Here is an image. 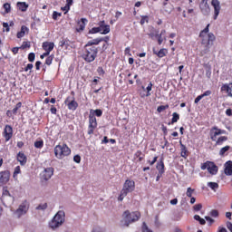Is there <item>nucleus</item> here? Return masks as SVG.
<instances>
[{"instance_id":"nucleus-45","label":"nucleus","mask_w":232,"mask_h":232,"mask_svg":"<svg viewBox=\"0 0 232 232\" xmlns=\"http://www.w3.org/2000/svg\"><path fill=\"white\" fill-rule=\"evenodd\" d=\"M153 88V83L150 82L146 88L147 90V93H146V97H150L151 95V90Z\"/></svg>"},{"instance_id":"nucleus-44","label":"nucleus","mask_w":232,"mask_h":232,"mask_svg":"<svg viewBox=\"0 0 232 232\" xmlns=\"http://www.w3.org/2000/svg\"><path fill=\"white\" fill-rule=\"evenodd\" d=\"M127 196H128V193L121 189V194L118 198V200H120V202H122L124 200V198H126Z\"/></svg>"},{"instance_id":"nucleus-12","label":"nucleus","mask_w":232,"mask_h":232,"mask_svg":"<svg viewBox=\"0 0 232 232\" xmlns=\"http://www.w3.org/2000/svg\"><path fill=\"white\" fill-rule=\"evenodd\" d=\"M53 171L54 169L53 167L44 169V170L41 173L43 180H50V179L53 177Z\"/></svg>"},{"instance_id":"nucleus-14","label":"nucleus","mask_w":232,"mask_h":232,"mask_svg":"<svg viewBox=\"0 0 232 232\" xmlns=\"http://www.w3.org/2000/svg\"><path fill=\"white\" fill-rule=\"evenodd\" d=\"M30 208V205L28 204V201H24L16 209V213L18 214V217H21L22 215L26 214Z\"/></svg>"},{"instance_id":"nucleus-15","label":"nucleus","mask_w":232,"mask_h":232,"mask_svg":"<svg viewBox=\"0 0 232 232\" xmlns=\"http://www.w3.org/2000/svg\"><path fill=\"white\" fill-rule=\"evenodd\" d=\"M211 5L214 7V19L217 20L218 14H220V2L218 0H212Z\"/></svg>"},{"instance_id":"nucleus-9","label":"nucleus","mask_w":232,"mask_h":232,"mask_svg":"<svg viewBox=\"0 0 232 232\" xmlns=\"http://www.w3.org/2000/svg\"><path fill=\"white\" fill-rule=\"evenodd\" d=\"M97 118L93 115L89 116L88 135H93V133H95V130H97Z\"/></svg>"},{"instance_id":"nucleus-37","label":"nucleus","mask_w":232,"mask_h":232,"mask_svg":"<svg viewBox=\"0 0 232 232\" xmlns=\"http://www.w3.org/2000/svg\"><path fill=\"white\" fill-rule=\"evenodd\" d=\"M208 188H211L213 191H217V189H218V183L217 182H208Z\"/></svg>"},{"instance_id":"nucleus-3","label":"nucleus","mask_w":232,"mask_h":232,"mask_svg":"<svg viewBox=\"0 0 232 232\" xmlns=\"http://www.w3.org/2000/svg\"><path fill=\"white\" fill-rule=\"evenodd\" d=\"M97 53H99V48L86 44L83 47L82 57L86 63H93L97 59Z\"/></svg>"},{"instance_id":"nucleus-23","label":"nucleus","mask_w":232,"mask_h":232,"mask_svg":"<svg viewBox=\"0 0 232 232\" xmlns=\"http://www.w3.org/2000/svg\"><path fill=\"white\" fill-rule=\"evenodd\" d=\"M199 8L202 14H209V5L208 4V1L202 0L201 4L199 5Z\"/></svg>"},{"instance_id":"nucleus-55","label":"nucleus","mask_w":232,"mask_h":232,"mask_svg":"<svg viewBox=\"0 0 232 232\" xmlns=\"http://www.w3.org/2000/svg\"><path fill=\"white\" fill-rule=\"evenodd\" d=\"M219 213H218V210L217 209H212L210 211V216L213 217L214 218H217V217H218Z\"/></svg>"},{"instance_id":"nucleus-8","label":"nucleus","mask_w":232,"mask_h":232,"mask_svg":"<svg viewBox=\"0 0 232 232\" xmlns=\"http://www.w3.org/2000/svg\"><path fill=\"white\" fill-rule=\"evenodd\" d=\"M64 104L71 111H75L79 108V103L75 101V97L68 96L64 101Z\"/></svg>"},{"instance_id":"nucleus-35","label":"nucleus","mask_w":232,"mask_h":232,"mask_svg":"<svg viewBox=\"0 0 232 232\" xmlns=\"http://www.w3.org/2000/svg\"><path fill=\"white\" fill-rule=\"evenodd\" d=\"M3 8L5 10V14H10V12H12V5L10 3L4 4Z\"/></svg>"},{"instance_id":"nucleus-40","label":"nucleus","mask_w":232,"mask_h":232,"mask_svg":"<svg viewBox=\"0 0 232 232\" xmlns=\"http://www.w3.org/2000/svg\"><path fill=\"white\" fill-rule=\"evenodd\" d=\"M194 218H195L196 220H198V222H199V224H200L201 226L206 225V219L200 218V216L195 215V216H194Z\"/></svg>"},{"instance_id":"nucleus-19","label":"nucleus","mask_w":232,"mask_h":232,"mask_svg":"<svg viewBox=\"0 0 232 232\" xmlns=\"http://www.w3.org/2000/svg\"><path fill=\"white\" fill-rule=\"evenodd\" d=\"M153 55H157L160 59H162V57H166L168 55V49L161 48L160 51H157V49H152Z\"/></svg>"},{"instance_id":"nucleus-16","label":"nucleus","mask_w":232,"mask_h":232,"mask_svg":"<svg viewBox=\"0 0 232 232\" xmlns=\"http://www.w3.org/2000/svg\"><path fill=\"white\" fill-rule=\"evenodd\" d=\"M156 169L159 171L160 175L166 173V166L164 165V158H160L157 162Z\"/></svg>"},{"instance_id":"nucleus-48","label":"nucleus","mask_w":232,"mask_h":232,"mask_svg":"<svg viewBox=\"0 0 232 232\" xmlns=\"http://www.w3.org/2000/svg\"><path fill=\"white\" fill-rule=\"evenodd\" d=\"M19 173H21V167L16 166L14 168V174H13L14 179H15L19 175Z\"/></svg>"},{"instance_id":"nucleus-63","label":"nucleus","mask_w":232,"mask_h":232,"mask_svg":"<svg viewBox=\"0 0 232 232\" xmlns=\"http://www.w3.org/2000/svg\"><path fill=\"white\" fill-rule=\"evenodd\" d=\"M34 68V64L28 63L26 67H24V72H28Z\"/></svg>"},{"instance_id":"nucleus-53","label":"nucleus","mask_w":232,"mask_h":232,"mask_svg":"<svg viewBox=\"0 0 232 232\" xmlns=\"http://www.w3.org/2000/svg\"><path fill=\"white\" fill-rule=\"evenodd\" d=\"M157 160H159V156H154L152 160H147L148 164H150V166H153L155 164V162H157Z\"/></svg>"},{"instance_id":"nucleus-34","label":"nucleus","mask_w":232,"mask_h":232,"mask_svg":"<svg viewBox=\"0 0 232 232\" xmlns=\"http://www.w3.org/2000/svg\"><path fill=\"white\" fill-rule=\"evenodd\" d=\"M22 106H23V102H19L18 103H16L14 108L12 110L13 115H17V111L21 110Z\"/></svg>"},{"instance_id":"nucleus-1","label":"nucleus","mask_w":232,"mask_h":232,"mask_svg":"<svg viewBox=\"0 0 232 232\" xmlns=\"http://www.w3.org/2000/svg\"><path fill=\"white\" fill-rule=\"evenodd\" d=\"M209 26L210 24H208L207 26L199 33V37L202 38L201 44L203 46V50L200 52L201 57H204L206 53H209V50L217 39L213 33H209Z\"/></svg>"},{"instance_id":"nucleus-4","label":"nucleus","mask_w":232,"mask_h":232,"mask_svg":"<svg viewBox=\"0 0 232 232\" xmlns=\"http://www.w3.org/2000/svg\"><path fill=\"white\" fill-rule=\"evenodd\" d=\"M140 211H132L125 210L122 214V219L124 222V226L126 227H130V225L135 224V222H139L140 220Z\"/></svg>"},{"instance_id":"nucleus-46","label":"nucleus","mask_w":232,"mask_h":232,"mask_svg":"<svg viewBox=\"0 0 232 232\" xmlns=\"http://www.w3.org/2000/svg\"><path fill=\"white\" fill-rule=\"evenodd\" d=\"M89 34H102V31L99 27H92L91 30H89Z\"/></svg>"},{"instance_id":"nucleus-28","label":"nucleus","mask_w":232,"mask_h":232,"mask_svg":"<svg viewBox=\"0 0 232 232\" xmlns=\"http://www.w3.org/2000/svg\"><path fill=\"white\" fill-rule=\"evenodd\" d=\"M26 33H28V27L22 25L20 32H18L16 34L17 39H22V37H24Z\"/></svg>"},{"instance_id":"nucleus-33","label":"nucleus","mask_w":232,"mask_h":232,"mask_svg":"<svg viewBox=\"0 0 232 232\" xmlns=\"http://www.w3.org/2000/svg\"><path fill=\"white\" fill-rule=\"evenodd\" d=\"M179 120H180V115L177 112H173L171 121L169 122V125L175 124V122H179Z\"/></svg>"},{"instance_id":"nucleus-13","label":"nucleus","mask_w":232,"mask_h":232,"mask_svg":"<svg viewBox=\"0 0 232 232\" xmlns=\"http://www.w3.org/2000/svg\"><path fill=\"white\" fill-rule=\"evenodd\" d=\"M98 28H100V32H102V35H106L108 34H110V25L106 24V22L104 20L100 21L98 23Z\"/></svg>"},{"instance_id":"nucleus-43","label":"nucleus","mask_w":232,"mask_h":232,"mask_svg":"<svg viewBox=\"0 0 232 232\" xmlns=\"http://www.w3.org/2000/svg\"><path fill=\"white\" fill-rule=\"evenodd\" d=\"M207 70H206V77H208V79H211V65H205Z\"/></svg>"},{"instance_id":"nucleus-22","label":"nucleus","mask_w":232,"mask_h":232,"mask_svg":"<svg viewBox=\"0 0 232 232\" xmlns=\"http://www.w3.org/2000/svg\"><path fill=\"white\" fill-rule=\"evenodd\" d=\"M221 92H226L228 97H232V82L223 84L221 86Z\"/></svg>"},{"instance_id":"nucleus-51","label":"nucleus","mask_w":232,"mask_h":232,"mask_svg":"<svg viewBox=\"0 0 232 232\" xmlns=\"http://www.w3.org/2000/svg\"><path fill=\"white\" fill-rule=\"evenodd\" d=\"M46 208H48V204L47 203H43V204H40L38 207H36V209L44 210V209H46Z\"/></svg>"},{"instance_id":"nucleus-10","label":"nucleus","mask_w":232,"mask_h":232,"mask_svg":"<svg viewBox=\"0 0 232 232\" xmlns=\"http://www.w3.org/2000/svg\"><path fill=\"white\" fill-rule=\"evenodd\" d=\"M121 190L127 194L135 191V181L131 179H126Z\"/></svg>"},{"instance_id":"nucleus-24","label":"nucleus","mask_w":232,"mask_h":232,"mask_svg":"<svg viewBox=\"0 0 232 232\" xmlns=\"http://www.w3.org/2000/svg\"><path fill=\"white\" fill-rule=\"evenodd\" d=\"M8 180H10V173L8 171L0 172V182H2V184H6Z\"/></svg>"},{"instance_id":"nucleus-21","label":"nucleus","mask_w":232,"mask_h":232,"mask_svg":"<svg viewBox=\"0 0 232 232\" xmlns=\"http://www.w3.org/2000/svg\"><path fill=\"white\" fill-rule=\"evenodd\" d=\"M224 173L225 175H227V177H231L232 175V161L228 160L224 164Z\"/></svg>"},{"instance_id":"nucleus-26","label":"nucleus","mask_w":232,"mask_h":232,"mask_svg":"<svg viewBox=\"0 0 232 232\" xmlns=\"http://www.w3.org/2000/svg\"><path fill=\"white\" fill-rule=\"evenodd\" d=\"M211 93H212L211 90H208L204 93L197 96V98L194 100L195 104H198V102H200V101H202V99H204V97H209V95H211Z\"/></svg>"},{"instance_id":"nucleus-58","label":"nucleus","mask_w":232,"mask_h":232,"mask_svg":"<svg viewBox=\"0 0 232 232\" xmlns=\"http://www.w3.org/2000/svg\"><path fill=\"white\" fill-rule=\"evenodd\" d=\"M156 39H158V44H160V46L162 44V43H164V39L162 38L161 34H158Z\"/></svg>"},{"instance_id":"nucleus-20","label":"nucleus","mask_w":232,"mask_h":232,"mask_svg":"<svg viewBox=\"0 0 232 232\" xmlns=\"http://www.w3.org/2000/svg\"><path fill=\"white\" fill-rule=\"evenodd\" d=\"M42 47L44 52H48L50 53L53 48H55V44L53 42H44Z\"/></svg>"},{"instance_id":"nucleus-18","label":"nucleus","mask_w":232,"mask_h":232,"mask_svg":"<svg viewBox=\"0 0 232 232\" xmlns=\"http://www.w3.org/2000/svg\"><path fill=\"white\" fill-rule=\"evenodd\" d=\"M88 23V19L82 18L77 22L76 32H84V28H86V24Z\"/></svg>"},{"instance_id":"nucleus-49","label":"nucleus","mask_w":232,"mask_h":232,"mask_svg":"<svg viewBox=\"0 0 232 232\" xmlns=\"http://www.w3.org/2000/svg\"><path fill=\"white\" fill-rule=\"evenodd\" d=\"M140 23L141 25L144 24L145 23H150V17L148 15L141 16Z\"/></svg>"},{"instance_id":"nucleus-61","label":"nucleus","mask_w":232,"mask_h":232,"mask_svg":"<svg viewBox=\"0 0 232 232\" xmlns=\"http://www.w3.org/2000/svg\"><path fill=\"white\" fill-rule=\"evenodd\" d=\"M73 160L74 162H76L77 164H80L81 163V156L80 155H75L73 157Z\"/></svg>"},{"instance_id":"nucleus-7","label":"nucleus","mask_w":232,"mask_h":232,"mask_svg":"<svg viewBox=\"0 0 232 232\" xmlns=\"http://www.w3.org/2000/svg\"><path fill=\"white\" fill-rule=\"evenodd\" d=\"M201 169L204 171L208 169L210 175H217L218 173V167L215 162L207 160L206 162L201 164Z\"/></svg>"},{"instance_id":"nucleus-42","label":"nucleus","mask_w":232,"mask_h":232,"mask_svg":"<svg viewBox=\"0 0 232 232\" xmlns=\"http://www.w3.org/2000/svg\"><path fill=\"white\" fill-rule=\"evenodd\" d=\"M168 108H169V104L166 105H160L157 108V111L158 113H162V111H164V110H168Z\"/></svg>"},{"instance_id":"nucleus-47","label":"nucleus","mask_w":232,"mask_h":232,"mask_svg":"<svg viewBox=\"0 0 232 232\" xmlns=\"http://www.w3.org/2000/svg\"><path fill=\"white\" fill-rule=\"evenodd\" d=\"M53 62V54L49 55V56L46 58V60H45V64H47V66H50Z\"/></svg>"},{"instance_id":"nucleus-41","label":"nucleus","mask_w":232,"mask_h":232,"mask_svg":"<svg viewBox=\"0 0 232 232\" xmlns=\"http://www.w3.org/2000/svg\"><path fill=\"white\" fill-rule=\"evenodd\" d=\"M43 146H44V141H43V140L34 142V148H37L38 150H41Z\"/></svg>"},{"instance_id":"nucleus-62","label":"nucleus","mask_w":232,"mask_h":232,"mask_svg":"<svg viewBox=\"0 0 232 232\" xmlns=\"http://www.w3.org/2000/svg\"><path fill=\"white\" fill-rule=\"evenodd\" d=\"M102 40V43H105L106 44H108L109 41H110V36H104V37H100Z\"/></svg>"},{"instance_id":"nucleus-6","label":"nucleus","mask_w":232,"mask_h":232,"mask_svg":"<svg viewBox=\"0 0 232 232\" xmlns=\"http://www.w3.org/2000/svg\"><path fill=\"white\" fill-rule=\"evenodd\" d=\"M64 211L59 210L53 218V219L49 222V227L51 229H57V227H61V226L64 224Z\"/></svg>"},{"instance_id":"nucleus-36","label":"nucleus","mask_w":232,"mask_h":232,"mask_svg":"<svg viewBox=\"0 0 232 232\" xmlns=\"http://www.w3.org/2000/svg\"><path fill=\"white\" fill-rule=\"evenodd\" d=\"M134 157H136V159H138L139 162H142V160H144V157H142L141 150H137L136 153L134 154Z\"/></svg>"},{"instance_id":"nucleus-17","label":"nucleus","mask_w":232,"mask_h":232,"mask_svg":"<svg viewBox=\"0 0 232 232\" xmlns=\"http://www.w3.org/2000/svg\"><path fill=\"white\" fill-rule=\"evenodd\" d=\"M16 160L20 162V166H25L26 162H28V158L24 155V152L20 151L16 155Z\"/></svg>"},{"instance_id":"nucleus-64","label":"nucleus","mask_w":232,"mask_h":232,"mask_svg":"<svg viewBox=\"0 0 232 232\" xmlns=\"http://www.w3.org/2000/svg\"><path fill=\"white\" fill-rule=\"evenodd\" d=\"M227 227L228 231L232 232V223L230 221L227 222Z\"/></svg>"},{"instance_id":"nucleus-11","label":"nucleus","mask_w":232,"mask_h":232,"mask_svg":"<svg viewBox=\"0 0 232 232\" xmlns=\"http://www.w3.org/2000/svg\"><path fill=\"white\" fill-rule=\"evenodd\" d=\"M2 135L5 138V142H8V140L14 137V128H12L11 125H5Z\"/></svg>"},{"instance_id":"nucleus-52","label":"nucleus","mask_w":232,"mask_h":232,"mask_svg":"<svg viewBox=\"0 0 232 232\" xmlns=\"http://www.w3.org/2000/svg\"><path fill=\"white\" fill-rule=\"evenodd\" d=\"M195 191V189L191 188H187V197H188L189 198H191V197H193V192Z\"/></svg>"},{"instance_id":"nucleus-57","label":"nucleus","mask_w":232,"mask_h":232,"mask_svg":"<svg viewBox=\"0 0 232 232\" xmlns=\"http://www.w3.org/2000/svg\"><path fill=\"white\" fill-rule=\"evenodd\" d=\"M154 224L156 227H160V220L159 219V215L155 217Z\"/></svg>"},{"instance_id":"nucleus-56","label":"nucleus","mask_w":232,"mask_h":232,"mask_svg":"<svg viewBox=\"0 0 232 232\" xmlns=\"http://www.w3.org/2000/svg\"><path fill=\"white\" fill-rule=\"evenodd\" d=\"M26 48H30V42H24L22 46L20 47V50H24Z\"/></svg>"},{"instance_id":"nucleus-5","label":"nucleus","mask_w":232,"mask_h":232,"mask_svg":"<svg viewBox=\"0 0 232 232\" xmlns=\"http://www.w3.org/2000/svg\"><path fill=\"white\" fill-rule=\"evenodd\" d=\"M72 153V150H70V147L66 143H63L62 145H56L54 147V155L56 159H59L62 160V159H64V157H68Z\"/></svg>"},{"instance_id":"nucleus-50","label":"nucleus","mask_w":232,"mask_h":232,"mask_svg":"<svg viewBox=\"0 0 232 232\" xmlns=\"http://www.w3.org/2000/svg\"><path fill=\"white\" fill-rule=\"evenodd\" d=\"M63 13H58L57 11L53 12V21H57V17H62Z\"/></svg>"},{"instance_id":"nucleus-39","label":"nucleus","mask_w":232,"mask_h":232,"mask_svg":"<svg viewBox=\"0 0 232 232\" xmlns=\"http://www.w3.org/2000/svg\"><path fill=\"white\" fill-rule=\"evenodd\" d=\"M141 232H153V230H151L148 225L146 224V222H143L142 223V226H141Z\"/></svg>"},{"instance_id":"nucleus-25","label":"nucleus","mask_w":232,"mask_h":232,"mask_svg":"<svg viewBox=\"0 0 232 232\" xmlns=\"http://www.w3.org/2000/svg\"><path fill=\"white\" fill-rule=\"evenodd\" d=\"M179 146H180V155L181 157H183V159H188V156L189 155V151L188 150V148L186 147V145H184L182 143V140H179Z\"/></svg>"},{"instance_id":"nucleus-29","label":"nucleus","mask_w":232,"mask_h":232,"mask_svg":"<svg viewBox=\"0 0 232 232\" xmlns=\"http://www.w3.org/2000/svg\"><path fill=\"white\" fill-rule=\"evenodd\" d=\"M16 6L18 8V10H20L21 12H26V10H28V4H26V2H18L16 4Z\"/></svg>"},{"instance_id":"nucleus-31","label":"nucleus","mask_w":232,"mask_h":232,"mask_svg":"<svg viewBox=\"0 0 232 232\" xmlns=\"http://www.w3.org/2000/svg\"><path fill=\"white\" fill-rule=\"evenodd\" d=\"M91 115H93L94 117L95 116L96 117H102V110H101V109H96V110L91 109L89 117H91Z\"/></svg>"},{"instance_id":"nucleus-60","label":"nucleus","mask_w":232,"mask_h":232,"mask_svg":"<svg viewBox=\"0 0 232 232\" xmlns=\"http://www.w3.org/2000/svg\"><path fill=\"white\" fill-rule=\"evenodd\" d=\"M50 111L53 115H57V108H55V106L52 105Z\"/></svg>"},{"instance_id":"nucleus-54","label":"nucleus","mask_w":232,"mask_h":232,"mask_svg":"<svg viewBox=\"0 0 232 232\" xmlns=\"http://www.w3.org/2000/svg\"><path fill=\"white\" fill-rule=\"evenodd\" d=\"M28 61L29 63H34V61H35V54L34 53L28 54Z\"/></svg>"},{"instance_id":"nucleus-2","label":"nucleus","mask_w":232,"mask_h":232,"mask_svg":"<svg viewBox=\"0 0 232 232\" xmlns=\"http://www.w3.org/2000/svg\"><path fill=\"white\" fill-rule=\"evenodd\" d=\"M218 135H226V130L219 129L217 126H214L210 129V139L216 142V146H222L224 142L227 140V136H221L217 140Z\"/></svg>"},{"instance_id":"nucleus-27","label":"nucleus","mask_w":232,"mask_h":232,"mask_svg":"<svg viewBox=\"0 0 232 232\" xmlns=\"http://www.w3.org/2000/svg\"><path fill=\"white\" fill-rule=\"evenodd\" d=\"M149 35L150 39H152V41H155L157 37H159V31L155 29V27H150V33L147 34Z\"/></svg>"},{"instance_id":"nucleus-59","label":"nucleus","mask_w":232,"mask_h":232,"mask_svg":"<svg viewBox=\"0 0 232 232\" xmlns=\"http://www.w3.org/2000/svg\"><path fill=\"white\" fill-rule=\"evenodd\" d=\"M194 211H200V209H202V204H196L193 207Z\"/></svg>"},{"instance_id":"nucleus-30","label":"nucleus","mask_w":232,"mask_h":232,"mask_svg":"<svg viewBox=\"0 0 232 232\" xmlns=\"http://www.w3.org/2000/svg\"><path fill=\"white\" fill-rule=\"evenodd\" d=\"M163 10L165 14H169L170 12H173V5L163 2Z\"/></svg>"},{"instance_id":"nucleus-38","label":"nucleus","mask_w":232,"mask_h":232,"mask_svg":"<svg viewBox=\"0 0 232 232\" xmlns=\"http://www.w3.org/2000/svg\"><path fill=\"white\" fill-rule=\"evenodd\" d=\"M230 148L231 147H229V145H227V146L221 148L219 150V155H221V156L225 155L226 152L229 151Z\"/></svg>"},{"instance_id":"nucleus-32","label":"nucleus","mask_w":232,"mask_h":232,"mask_svg":"<svg viewBox=\"0 0 232 232\" xmlns=\"http://www.w3.org/2000/svg\"><path fill=\"white\" fill-rule=\"evenodd\" d=\"M101 43H102V40H101V37H99V38H95L92 41H89L86 44L88 46H97L98 44H101Z\"/></svg>"}]
</instances>
